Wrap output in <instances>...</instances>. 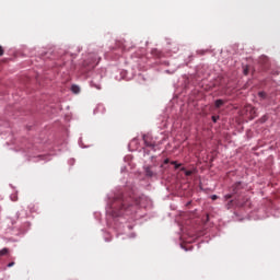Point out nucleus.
Returning a JSON list of instances; mask_svg holds the SVG:
<instances>
[{"mask_svg": "<svg viewBox=\"0 0 280 280\" xmlns=\"http://www.w3.org/2000/svg\"><path fill=\"white\" fill-rule=\"evenodd\" d=\"M136 201L132 200V197L124 198V196L116 197L112 203V215L114 218H119L124 213H130L135 209Z\"/></svg>", "mask_w": 280, "mask_h": 280, "instance_id": "1", "label": "nucleus"}, {"mask_svg": "<svg viewBox=\"0 0 280 280\" xmlns=\"http://www.w3.org/2000/svg\"><path fill=\"white\" fill-rule=\"evenodd\" d=\"M240 189H242V182H236V183L232 186V191H234V194H237V191H240Z\"/></svg>", "mask_w": 280, "mask_h": 280, "instance_id": "2", "label": "nucleus"}, {"mask_svg": "<svg viewBox=\"0 0 280 280\" xmlns=\"http://www.w3.org/2000/svg\"><path fill=\"white\" fill-rule=\"evenodd\" d=\"M214 106H215V108H222V106H224V101L223 100H217L214 102Z\"/></svg>", "mask_w": 280, "mask_h": 280, "instance_id": "3", "label": "nucleus"}, {"mask_svg": "<svg viewBox=\"0 0 280 280\" xmlns=\"http://www.w3.org/2000/svg\"><path fill=\"white\" fill-rule=\"evenodd\" d=\"M145 174L147 176H150V177L154 176V173L152 172V168H150V166L145 168Z\"/></svg>", "mask_w": 280, "mask_h": 280, "instance_id": "4", "label": "nucleus"}, {"mask_svg": "<svg viewBox=\"0 0 280 280\" xmlns=\"http://www.w3.org/2000/svg\"><path fill=\"white\" fill-rule=\"evenodd\" d=\"M8 253H10V249H8V247H4L0 250V257H3V255H8Z\"/></svg>", "mask_w": 280, "mask_h": 280, "instance_id": "5", "label": "nucleus"}, {"mask_svg": "<svg viewBox=\"0 0 280 280\" xmlns=\"http://www.w3.org/2000/svg\"><path fill=\"white\" fill-rule=\"evenodd\" d=\"M71 91H72V93L78 94V93H80V86H78V85H72V86H71Z\"/></svg>", "mask_w": 280, "mask_h": 280, "instance_id": "6", "label": "nucleus"}, {"mask_svg": "<svg viewBox=\"0 0 280 280\" xmlns=\"http://www.w3.org/2000/svg\"><path fill=\"white\" fill-rule=\"evenodd\" d=\"M180 172H185V176H191V174H194V172H191V171H186L185 167H182Z\"/></svg>", "mask_w": 280, "mask_h": 280, "instance_id": "7", "label": "nucleus"}, {"mask_svg": "<svg viewBox=\"0 0 280 280\" xmlns=\"http://www.w3.org/2000/svg\"><path fill=\"white\" fill-rule=\"evenodd\" d=\"M171 165H174V166H175V170H178V167H180L183 164H177L176 161H172V162H171Z\"/></svg>", "mask_w": 280, "mask_h": 280, "instance_id": "8", "label": "nucleus"}, {"mask_svg": "<svg viewBox=\"0 0 280 280\" xmlns=\"http://www.w3.org/2000/svg\"><path fill=\"white\" fill-rule=\"evenodd\" d=\"M231 207H233V200H230L226 205V209H231Z\"/></svg>", "mask_w": 280, "mask_h": 280, "instance_id": "9", "label": "nucleus"}, {"mask_svg": "<svg viewBox=\"0 0 280 280\" xmlns=\"http://www.w3.org/2000/svg\"><path fill=\"white\" fill-rule=\"evenodd\" d=\"M225 200H231V198H233V195L229 194L224 196Z\"/></svg>", "mask_w": 280, "mask_h": 280, "instance_id": "10", "label": "nucleus"}, {"mask_svg": "<svg viewBox=\"0 0 280 280\" xmlns=\"http://www.w3.org/2000/svg\"><path fill=\"white\" fill-rule=\"evenodd\" d=\"M258 95H259V97L265 98L266 97V92H259Z\"/></svg>", "mask_w": 280, "mask_h": 280, "instance_id": "11", "label": "nucleus"}, {"mask_svg": "<svg viewBox=\"0 0 280 280\" xmlns=\"http://www.w3.org/2000/svg\"><path fill=\"white\" fill-rule=\"evenodd\" d=\"M3 54H4L3 47L0 45V56H3Z\"/></svg>", "mask_w": 280, "mask_h": 280, "instance_id": "12", "label": "nucleus"}, {"mask_svg": "<svg viewBox=\"0 0 280 280\" xmlns=\"http://www.w3.org/2000/svg\"><path fill=\"white\" fill-rule=\"evenodd\" d=\"M211 200H218V195H212Z\"/></svg>", "mask_w": 280, "mask_h": 280, "instance_id": "13", "label": "nucleus"}, {"mask_svg": "<svg viewBox=\"0 0 280 280\" xmlns=\"http://www.w3.org/2000/svg\"><path fill=\"white\" fill-rule=\"evenodd\" d=\"M212 121L215 124V121H218V117L212 116Z\"/></svg>", "mask_w": 280, "mask_h": 280, "instance_id": "14", "label": "nucleus"}, {"mask_svg": "<svg viewBox=\"0 0 280 280\" xmlns=\"http://www.w3.org/2000/svg\"><path fill=\"white\" fill-rule=\"evenodd\" d=\"M12 266H14V262H9L8 264V268H12Z\"/></svg>", "mask_w": 280, "mask_h": 280, "instance_id": "15", "label": "nucleus"}, {"mask_svg": "<svg viewBox=\"0 0 280 280\" xmlns=\"http://www.w3.org/2000/svg\"><path fill=\"white\" fill-rule=\"evenodd\" d=\"M244 75H248V69H244Z\"/></svg>", "mask_w": 280, "mask_h": 280, "instance_id": "16", "label": "nucleus"}, {"mask_svg": "<svg viewBox=\"0 0 280 280\" xmlns=\"http://www.w3.org/2000/svg\"><path fill=\"white\" fill-rule=\"evenodd\" d=\"M170 163V159L164 160V164L167 165Z\"/></svg>", "mask_w": 280, "mask_h": 280, "instance_id": "17", "label": "nucleus"}]
</instances>
